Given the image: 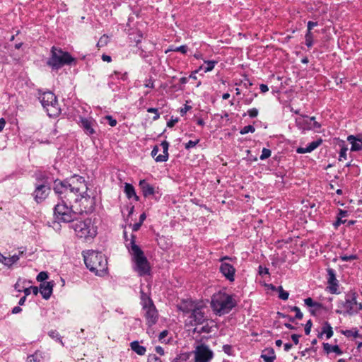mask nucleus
Here are the masks:
<instances>
[{
  "instance_id": "nucleus-1",
  "label": "nucleus",
  "mask_w": 362,
  "mask_h": 362,
  "mask_svg": "<svg viewBox=\"0 0 362 362\" xmlns=\"http://www.w3.org/2000/svg\"><path fill=\"white\" fill-rule=\"evenodd\" d=\"M33 177L35 182L32 196L37 204H41L48 197L51 192L53 177L49 172L37 170L34 173Z\"/></svg>"
},
{
  "instance_id": "nucleus-2",
  "label": "nucleus",
  "mask_w": 362,
  "mask_h": 362,
  "mask_svg": "<svg viewBox=\"0 0 362 362\" xmlns=\"http://www.w3.org/2000/svg\"><path fill=\"white\" fill-rule=\"evenodd\" d=\"M86 268L96 276H104L108 272L107 258L102 252L93 250L83 251Z\"/></svg>"
},
{
  "instance_id": "nucleus-3",
  "label": "nucleus",
  "mask_w": 362,
  "mask_h": 362,
  "mask_svg": "<svg viewBox=\"0 0 362 362\" xmlns=\"http://www.w3.org/2000/svg\"><path fill=\"white\" fill-rule=\"evenodd\" d=\"M237 305L233 296L225 292L218 291L211 296V308L218 316L229 313Z\"/></svg>"
},
{
  "instance_id": "nucleus-4",
  "label": "nucleus",
  "mask_w": 362,
  "mask_h": 362,
  "mask_svg": "<svg viewBox=\"0 0 362 362\" xmlns=\"http://www.w3.org/2000/svg\"><path fill=\"white\" fill-rule=\"evenodd\" d=\"M76 62L77 59L73 57L69 52L53 46L51 48L50 56L47 61V65L52 70H59L65 65L76 64Z\"/></svg>"
},
{
  "instance_id": "nucleus-5",
  "label": "nucleus",
  "mask_w": 362,
  "mask_h": 362,
  "mask_svg": "<svg viewBox=\"0 0 362 362\" xmlns=\"http://www.w3.org/2000/svg\"><path fill=\"white\" fill-rule=\"evenodd\" d=\"M69 227L75 231L76 236L86 240L94 238L98 234L97 227L94 226L91 218L83 221H76L71 223Z\"/></svg>"
},
{
  "instance_id": "nucleus-6",
  "label": "nucleus",
  "mask_w": 362,
  "mask_h": 362,
  "mask_svg": "<svg viewBox=\"0 0 362 362\" xmlns=\"http://www.w3.org/2000/svg\"><path fill=\"white\" fill-rule=\"evenodd\" d=\"M37 98L49 117H57L61 114L57 98L52 92L40 91Z\"/></svg>"
},
{
  "instance_id": "nucleus-7",
  "label": "nucleus",
  "mask_w": 362,
  "mask_h": 362,
  "mask_svg": "<svg viewBox=\"0 0 362 362\" xmlns=\"http://www.w3.org/2000/svg\"><path fill=\"white\" fill-rule=\"evenodd\" d=\"M74 206L59 201L54 206V217L57 222L69 223L76 220L78 213L73 209Z\"/></svg>"
},
{
  "instance_id": "nucleus-8",
  "label": "nucleus",
  "mask_w": 362,
  "mask_h": 362,
  "mask_svg": "<svg viewBox=\"0 0 362 362\" xmlns=\"http://www.w3.org/2000/svg\"><path fill=\"white\" fill-rule=\"evenodd\" d=\"M131 255H132V259L135 264L134 269L138 273L139 276H144L150 275L151 267L141 248L134 245V252H132Z\"/></svg>"
},
{
  "instance_id": "nucleus-9",
  "label": "nucleus",
  "mask_w": 362,
  "mask_h": 362,
  "mask_svg": "<svg viewBox=\"0 0 362 362\" xmlns=\"http://www.w3.org/2000/svg\"><path fill=\"white\" fill-rule=\"evenodd\" d=\"M358 294L356 291H350L345 294V300H339L337 303L339 308H344L345 310L343 312L344 314L349 315H355L356 310L354 308V303H356V299H357ZM336 313L341 314L342 311L337 310Z\"/></svg>"
},
{
  "instance_id": "nucleus-10",
  "label": "nucleus",
  "mask_w": 362,
  "mask_h": 362,
  "mask_svg": "<svg viewBox=\"0 0 362 362\" xmlns=\"http://www.w3.org/2000/svg\"><path fill=\"white\" fill-rule=\"evenodd\" d=\"M83 193V198L81 200H78L80 202V214L85 213L86 214H92L96 206V197L95 195H90L87 193V191H84Z\"/></svg>"
},
{
  "instance_id": "nucleus-11",
  "label": "nucleus",
  "mask_w": 362,
  "mask_h": 362,
  "mask_svg": "<svg viewBox=\"0 0 362 362\" xmlns=\"http://www.w3.org/2000/svg\"><path fill=\"white\" fill-rule=\"evenodd\" d=\"M139 186L145 198L151 196L158 200L161 197L162 194L160 193L159 187L151 185L146 180H141L139 182Z\"/></svg>"
},
{
  "instance_id": "nucleus-12",
  "label": "nucleus",
  "mask_w": 362,
  "mask_h": 362,
  "mask_svg": "<svg viewBox=\"0 0 362 362\" xmlns=\"http://www.w3.org/2000/svg\"><path fill=\"white\" fill-rule=\"evenodd\" d=\"M194 353V362H210L214 357V352L204 344L197 346Z\"/></svg>"
},
{
  "instance_id": "nucleus-13",
  "label": "nucleus",
  "mask_w": 362,
  "mask_h": 362,
  "mask_svg": "<svg viewBox=\"0 0 362 362\" xmlns=\"http://www.w3.org/2000/svg\"><path fill=\"white\" fill-rule=\"evenodd\" d=\"M308 119L307 115H300V116L295 119L296 126L302 132H305L309 130H318L321 128L322 125L317 122L310 123Z\"/></svg>"
},
{
  "instance_id": "nucleus-14",
  "label": "nucleus",
  "mask_w": 362,
  "mask_h": 362,
  "mask_svg": "<svg viewBox=\"0 0 362 362\" xmlns=\"http://www.w3.org/2000/svg\"><path fill=\"white\" fill-rule=\"evenodd\" d=\"M267 162L268 170L273 172L277 177L283 178L286 174L284 162L286 160H264Z\"/></svg>"
},
{
  "instance_id": "nucleus-15",
  "label": "nucleus",
  "mask_w": 362,
  "mask_h": 362,
  "mask_svg": "<svg viewBox=\"0 0 362 362\" xmlns=\"http://www.w3.org/2000/svg\"><path fill=\"white\" fill-rule=\"evenodd\" d=\"M70 186L74 189L76 192H84L88 190L87 182L84 177L74 174L70 177H67Z\"/></svg>"
},
{
  "instance_id": "nucleus-16",
  "label": "nucleus",
  "mask_w": 362,
  "mask_h": 362,
  "mask_svg": "<svg viewBox=\"0 0 362 362\" xmlns=\"http://www.w3.org/2000/svg\"><path fill=\"white\" fill-rule=\"evenodd\" d=\"M326 271H327V284L329 285L327 287V289L332 294H339V292L338 291L339 281L337 279L335 270L332 268L328 267L326 269Z\"/></svg>"
},
{
  "instance_id": "nucleus-17",
  "label": "nucleus",
  "mask_w": 362,
  "mask_h": 362,
  "mask_svg": "<svg viewBox=\"0 0 362 362\" xmlns=\"http://www.w3.org/2000/svg\"><path fill=\"white\" fill-rule=\"evenodd\" d=\"M53 186L52 189L54 193L58 196L59 200L62 198L69 189L71 188L70 184L67 178L64 180L54 179L52 180Z\"/></svg>"
},
{
  "instance_id": "nucleus-18",
  "label": "nucleus",
  "mask_w": 362,
  "mask_h": 362,
  "mask_svg": "<svg viewBox=\"0 0 362 362\" xmlns=\"http://www.w3.org/2000/svg\"><path fill=\"white\" fill-rule=\"evenodd\" d=\"M79 126L82 128L84 133L88 136L96 134L95 127L98 126L97 122L92 117H80Z\"/></svg>"
},
{
  "instance_id": "nucleus-19",
  "label": "nucleus",
  "mask_w": 362,
  "mask_h": 362,
  "mask_svg": "<svg viewBox=\"0 0 362 362\" xmlns=\"http://www.w3.org/2000/svg\"><path fill=\"white\" fill-rule=\"evenodd\" d=\"M143 310L145 311L144 317L146 320V325L150 327L156 325L159 317L156 305H153Z\"/></svg>"
},
{
  "instance_id": "nucleus-20",
  "label": "nucleus",
  "mask_w": 362,
  "mask_h": 362,
  "mask_svg": "<svg viewBox=\"0 0 362 362\" xmlns=\"http://www.w3.org/2000/svg\"><path fill=\"white\" fill-rule=\"evenodd\" d=\"M82 192H76L74 189L71 187L64 195H62L59 200L62 202L66 203L67 204L73 205V202L77 203L78 202V200H81L83 198Z\"/></svg>"
},
{
  "instance_id": "nucleus-21",
  "label": "nucleus",
  "mask_w": 362,
  "mask_h": 362,
  "mask_svg": "<svg viewBox=\"0 0 362 362\" xmlns=\"http://www.w3.org/2000/svg\"><path fill=\"white\" fill-rule=\"evenodd\" d=\"M220 273L230 282L235 281V274L236 269L235 267L227 262H222L219 267Z\"/></svg>"
},
{
  "instance_id": "nucleus-22",
  "label": "nucleus",
  "mask_w": 362,
  "mask_h": 362,
  "mask_svg": "<svg viewBox=\"0 0 362 362\" xmlns=\"http://www.w3.org/2000/svg\"><path fill=\"white\" fill-rule=\"evenodd\" d=\"M189 318L193 320L194 325H202L206 320L202 307L199 305L194 308Z\"/></svg>"
},
{
  "instance_id": "nucleus-23",
  "label": "nucleus",
  "mask_w": 362,
  "mask_h": 362,
  "mask_svg": "<svg viewBox=\"0 0 362 362\" xmlns=\"http://www.w3.org/2000/svg\"><path fill=\"white\" fill-rule=\"evenodd\" d=\"M54 286V281H47L40 284L38 288L42 298L45 300H48L52 294L53 287Z\"/></svg>"
},
{
  "instance_id": "nucleus-24",
  "label": "nucleus",
  "mask_w": 362,
  "mask_h": 362,
  "mask_svg": "<svg viewBox=\"0 0 362 362\" xmlns=\"http://www.w3.org/2000/svg\"><path fill=\"white\" fill-rule=\"evenodd\" d=\"M196 306L192 299H182L180 303L177 305V309L184 314H191Z\"/></svg>"
},
{
  "instance_id": "nucleus-25",
  "label": "nucleus",
  "mask_w": 362,
  "mask_h": 362,
  "mask_svg": "<svg viewBox=\"0 0 362 362\" xmlns=\"http://www.w3.org/2000/svg\"><path fill=\"white\" fill-rule=\"evenodd\" d=\"M140 304L142 309H146L148 307L155 305L151 297V292L146 293L143 289L140 290Z\"/></svg>"
},
{
  "instance_id": "nucleus-26",
  "label": "nucleus",
  "mask_w": 362,
  "mask_h": 362,
  "mask_svg": "<svg viewBox=\"0 0 362 362\" xmlns=\"http://www.w3.org/2000/svg\"><path fill=\"white\" fill-rule=\"evenodd\" d=\"M322 143V139H318L316 141H312L306 147H298L296 152L298 153H309L317 148Z\"/></svg>"
},
{
  "instance_id": "nucleus-27",
  "label": "nucleus",
  "mask_w": 362,
  "mask_h": 362,
  "mask_svg": "<svg viewBox=\"0 0 362 362\" xmlns=\"http://www.w3.org/2000/svg\"><path fill=\"white\" fill-rule=\"evenodd\" d=\"M264 362H274L276 359L274 349L272 347H268L262 351L260 356Z\"/></svg>"
},
{
  "instance_id": "nucleus-28",
  "label": "nucleus",
  "mask_w": 362,
  "mask_h": 362,
  "mask_svg": "<svg viewBox=\"0 0 362 362\" xmlns=\"http://www.w3.org/2000/svg\"><path fill=\"white\" fill-rule=\"evenodd\" d=\"M130 42H134L136 47H139L143 39V33L139 30H133L129 34Z\"/></svg>"
},
{
  "instance_id": "nucleus-29",
  "label": "nucleus",
  "mask_w": 362,
  "mask_h": 362,
  "mask_svg": "<svg viewBox=\"0 0 362 362\" xmlns=\"http://www.w3.org/2000/svg\"><path fill=\"white\" fill-rule=\"evenodd\" d=\"M131 349L136 353L139 356H144L146 354V346L139 344V341L137 340L133 341L130 343Z\"/></svg>"
},
{
  "instance_id": "nucleus-30",
  "label": "nucleus",
  "mask_w": 362,
  "mask_h": 362,
  "mask_svg": "<svg viewBox=\"0 0 362 362\" xmlns=\"http://www.w3.org/2000/svg\"><path fill=\"white\" fill-rule=\"evenodd\" d=\"M304 303L305 305H307L308 307H310V308L315 307L318 310L322 309V310H324L325 311L329 310V308L325 307L322 303L314 301L313 299L310 297L305 298Z\"/></svg>"
},
{
  "instance_id": "nucleus-31",
  "label": "nucleus",
  "mask_w": 362,
  "mask_h": 362,
  "mask_svg": "<svg viewBox=\"0 0 362 362\" xmlns=\"http://www.w3.org/2000/svg\"><path fill=\"white\" fill-rule=\"evenodd\" d=\"M347 141L351 144V151H358L362 150V145L356 141V137L354 135H349L347 137Z\"/></svg>"
},
{
  "instance_id": "nucleus-32",
  "label": "nucleus",
  "mask_w": 362,
  "mask_h": 362,
  "mask_svg": "<svg viewBox=\"0 0 362 362\" xmlns=\"http://www.w3.org/2000/svg\"><path fill=\"white\" fill-rule=\"evenodd\" d=\"M341 333L346 337H354V338L362 339V334L358 333V330L356 327L351 329L341 330Z\"/></svg>"
},
{
  "instance_id": "nucleus-33",
  "label": "nucleus",
  "mask_w": 362,
  "mask_h": 362,
  "mask_svg": "<svg viewBox=\"0 0 362 362\" xmlns=\"http://www.w3.org/2000/svg\"><path fill=\"white\" fill-rule=\"evenodd\" d=\"M323 333H325L326 339H330L334 334L333 329L328 321H325L322 323Z\"/></svg>"
},
{
  "instance_id": "nucleus-34",
  "label": "nucleus",
  "mask_w": 362,
  "mask_h": 362,
  "mask_svg": "<svg viewBox=\"0 0 362 362\" xmlns=\"http://www.w3.org/2000/svg\"><path fill=\"white\" fill-rule=\"evenodd\" d=\"M124 192L128 199H132V196L135 195V188L132 184L126 182L124 187Z\"/></svg>"
},
{
  "instance_id": "nucleus-35",
  "label": "nucleus",
  "mask_w": 362,
  "mask_h": 362,
  "mask_svg": "<svg viewBox=\"0 0 362 362\" xmlns=\"http://www.w3.org/2000/svg\"><path fill=\"white\" fill-rule=\"evenodd\" d=\"M216 64H217L216 61L214 60H206L204 61V64L202 65L199 67V70H204L205 73L211 71L214 69Z\"/></svg>"
},
{
  "instance_id": "nucleus-36",
  "label": "nucleus",
  "mask_w": 362,
  "mask_h": 362,
  "mask_svg": "<svg viewBox=\"0 0 362 362\" xmlns=\"http://www.w3.org/2000/svg\"><path fill=\"white\" fill-rule=\"evenodd\" d=\"M160 146L162 148L163 154H159L156 158H168V142L163 141L160 144Z\"/></svg>"
},
{
  "instance_id": "nucleus-37",
  "label": "nucleus",
  "mask_w": 362,
  "mask_h": 362,
  "mask_svg": "<svg viewBox=\"0 0 362 362\" xmlns=\"http://www.w3.org/2000/svg\"><path fill=\"white\" fill-rule=\"evenodd\" d=\"M110 78L111 80L120 79L123 81H127V72H121L115 71L112 74L110 75Z\"/></svg>"
},
{
  "instance_id": "nucleus-38",
  "label": "nucleus",
  "mask_w": 362,
  "mask_h": 362,
  "mask_svg": "<svg viewBox=\"0 0 362 362\" xmlns=\"http://www.w3.org/2000/svg\"><path fill=\"white\" fill-rule=\"evenodd\" d=\"M42 356L40 351H36L33 354L28 356V362H42Z\"/></svg>"
},
{
  "instance_id": "nucleus-39",
  "label": "nucleus",
  "mask_w": 362,
  "mask_h": 362,
  "mask_svg": "<svg viewBox=\"0 0 362 362\" xmlns=\"http://www.w3.org/2000/svg\"><path fill=\"white\" fill-rule=\"evenodd\" d=\"M137 50L135 52L136 54H138L142 59L146 60V59L152 56V54L151 52H148L145 50L144 48H142L141 46L139 45V47H136Z\"/></svg>"
},
{
  "instance_id": "nucleus-40",
  "label": "nucleus",
  "mask_w": 362,
  "mask_h": 362,
  "mask_svg": "<svg viewBox=\"0 0 362 362\" xmlns=\"http://www.w3.org/2000/svg\"><path fill=\"white\" fill-rule=\"evenodd\" d=\"M136 236L134 234H132L130 242L129 243H126V247L130 253L134 252V245L136 247H139L137 244H136Z\"/></svg>"
},
{
  "instance_id": "nucleus-41",
  "label": "nucleus",
  "mask_w": 362,
  "mask_h": 362,
  "mask_svg": "<svg viewBox=\"0 0 362 362\" xmlns=\"http://www.w3.org/2000/svg\"><path fill=\"white\" fill-rule=\"evenodd\" d=\"M313 34L311 31H307L305 38V45L308 48H310L313 45Z\"/></svg>"
},
{
  "instance_id": "nucleus-42",
  "label": "nucleus",
  "mask_w": 362,
  "mask_h": 362,
  "mask_svg": "<svg viewBox=\"0 0 362 362\" xmlns=\"http://www.w3.org/2000/svg\"><path fill=\"white\" fill-rule=\"evenodd\" d=\"M277 291L279 292V298L281 300H288V296H289V293L288 291L284 290V288L281 286H278Z\"/></svg>"
},
{
  "instance_id": "nucleus-43",
  "label": "nucleus",
  "mask_w": 362,
  "mask_h": 362,
  "mask_svg": "<svg viewBox=\"0 0 362 362\" xmlns=\"http://www.w3.org/2000/svg\"><path fill=\"white\" fill-rule=\"evenodd\" d=\"M288 309L291 311H293V312L296 313L295 318H296L297 320H302L303 319V314L300 311V309L298 307H297V306H288Z\"/></svg>"
},
{
  "instance_id": "nucleus-44",
  "label": "nucleus",
  "mask_w": 362,
  "mask_h": 362,
  "mask_svg": "<svg viewBox=\"0 0 362 362\" xmlns=\"http://www.w3.org/2000/svg\"><path fill=\"white\" fill-rule=\"evenodd\" d=\"M32 291H33V293L35 296H37L38 294V293H39L38 287L35 286H30L28 288H25L23 290V292H24L25 296H29Z\"/></svg>"
},
{
  "instance_id": "nucleus-45",
  "label": "nucleus",
  "mask_w": 362,
  "mask_h": 362,
  "mask_svg": "<svg viewBox=\"0 0 362 362\" xmlns=\"http://www.w3.org/2000/svg\"><path fill=\"white\" fill-rule=\"evenodd\" d=\"M258 114H259L258 109L253 107V108L249 109L247 111V112L243 113V117H245L247 115L250 118H255L257 117Z\"/></svg>"
},
{
  "instance_id": "nucleus-46",
  "label": "nucleus",
  "mask_w": 362,
  "mask_h": 362,
  "mask_svg": "<svg viewBox=\"0 0 362 362\" xmlns=\"http://www.w3.org/2000/svg\"><path fill=\"white\" fill-rule=\"evenodd\" d=\"M48 335L52 338L56 339V341H59L61 344H63L62 337L59 335V332L57 330H51L48 332Z\"/></svg>"
},
{
  "instance_id": "nucleus-47",
  "label": "nucleus",
  "mask_w": 362,
  "mask_h": 362,
  "mask_svg": "<svg viewBox=\"0 0 362 362\" xmlns=\"http://www.w3.org/2000/svg\"><path fill=\"white\" fill-rule=\"evenodd\" d=\"M0 263L4 264L5 266H6L8 268L11 267L13 265L11 257H6L4 256L3 255H1V256Z\"/></svg>"
},
{
  "instance_id": "nucleus-48",
  "label": "nucleus",
  "mask_w": 362,
  "mask_h": 362,
  "mask_svg": "<svg viewBox=\"0 0 362 362\" xmlns=\"http://www.w3.org/2000/svg\"><path fill=\"white\" fill-rule=\"evenodd\" d=\"M108 36L106 35H103L98 41L97 47H102L107 45L108 43Z\"/></svg>"
},
{
  "instance_id": "nucleus-49",
  "label": "nucleus",
  "mask_w": 362,
  "mask_h": 362,
  "mask_svg": "<svg viewBox=\"0 0 362 362\" xmlns=\"http://www.w3.org/2000/svg\"><path fill=\"white\" fill-rule=\"evenodd\" d=\"M255 131V128L252 125H247L242 128L240 131V134L243 135L249 132L253 133Z\"/></svg>"
},
{
  "instance_id": "nucleus-50",
  "label": "nucleus",
  "mask_w": 362,
  "mask_h": 362,
  "mask_svg": "<svg viewBox=\"0 0 362 362\" xmlns=\"http://www.w3.org/2000/svg\"><path fill=\"white\" fill-rule=\"evenodd\" d=\"M257 96V93H252L250 95H247V96L245 97L243 99V104H245L246 105H250L252 103L254 98H256Z\"/></svg>"
},
{
  "instance_id": "nucleus-51",
  "label": "nucleus",
  "mask_w": 362,
  "mask_h": 362,
  "mask_svg": "<svg viewBox=\"0 0 362 362\" xmlns=\"http://www.w3.org/2000/svg\"><path fill=\"white\" fill-rule=\"evenodd\" d=\"M348 150H349V148H348L347 145H346L344 141H343L342 144L341 145V149L339 151V158H346V152Z\"/></svg>"
},
{
  "instance_id": "nucleus-52",
  "label": "nucleus",
  "mask_w": 362,
  "mask_h": 362,
  "mask_svg": "<svg viewBox=\"0 0 362 362\" xmlns=\"http://www.w3.org/2000/svg\"><path fill=\"white\" fill-rule=\"evenodd\" d=\"M103 119L107 121L110 127H115L117 124V120L111 115H106L103 117Z\"/></svg>"
},
{
  "instance_id": "nucleus-53",
  "label": "nucleus",
  "mask_w": 362,
  "mask_h": 362,
  "mask_svg": "<svg viewBox=\"0 0 362 362\" xmlns=\"http://www.w3.org/2000/svg\"><path fill=\"white\" fill-rule=\"evenodd\" d=\"M48 278L49 274L47 272H41L37 274L36 279L39 282H43L46 281Z\"/></svg>"
},
{
  "instance_id": "nucleus-54",
  "label": "nucleus",
  "mask_w": 362,
  "mask_h": 362,
  "mask_svg": "<svg viewBox=\"0 0 362 362\" xmlns=\"http://www.w3.org/2000/svg\"><path fill=\"white\" fill-rule=\"evenodd\" d=\"M341 259L344 262H348L351 260L358 259V257L357 255H344L340 257Z\"/></svg>"
},
{
  "instance_id": "nucleus-55",
  "label": "nucleus",
  "mask_w": 362,
  "mask_h": 362,
  "mask_svg": "<svg viewBox=\"0 0 362 362\" xmlns=\"http://www.w3.org/2000/svg\"><path fill=\"white\" fill-rule=\"evenodd\" d=\"M147 112H151L152 114H155V115L153 116V120H157L159 119L160 117V114L158 112V110L157 108H155V107H148L147 109Z\"/></svg>"
},
{
  "instance_id": "nucleus-56",
  "label": "nucleus",
  "mask_w": 362,
  "mask_h": 362,
  "mask_svg": "<svg viewBox=\"0 0 362 362\" xmlns=\"http://www.w3.org/2000/svg\"><path fill=\"white\" fill-rule=\"evenodd\" d=\"M191 354H192L191 352H185V353H182L180 354L177 355V356L181 361H187L189 358Z\"/></svg>"
},
{
  "instance_id": "nucleus-57",
  "label": "nucleus",
  "mask_w": 362,
  "mask_h": 362,
  "mask_svg": "<svg viewBox=\"0 0 362 362\" xmlns=\"http://www.w3.org/2000/svg\"><path fill=\"white\" fill-rule=\"evenodd\" d=\"M147 362H162L161 359L156 354H150L148 356Z\"/></svg>"
},
{
  "instance_id": "nucleus-58",
  "label": "nucleus",
  "mask_w": 362,
  "mask_h": 362,
  "mask_svg": "<svg viewBox=\"0 0 362 362\" xmlns=\"http://www.w3.org/2000/svg\"><path fill=\"white\" fill-rule=\"evenodd\" d=\"M223 351L225 354H226L228 356L233 355V347L230 344H225L223 346Z\"/></svg>"
},
{
  "instance_id": "nucleus-59",
  "label": "nucleus",
  "mask_w": 362,
  "mask_h": 362,
  "mask_svg": "<svg viewBox=\"0 0 362 362\" xmlns=\"http://www.w3.org/2000/svg\"><path fill=\"white\" fill-rule=\"evenodd\" d=\"M174 50L175 52H179L185 54L187 52L188 47L186 45H183L179 47H175Z\"/></svg>"
},
{
  "instance_id": "nucleus-60",
  "label": "nucleus",
  "mask_w": 362,
  "mask_h": 362,
  "mask_svg": "<svg viewBox=\"0 0 362 362\" xmlns=\"http://www.w3.org/2000/svg\"><path fill=\"white\" fill-rule=\"evenodd\" d=\"M312 326H313V322L312 320L310 319L307 321V322L305 323V334L306 335H309L310 333V331H311V328H312Z\"/></svg>"
},
{
  "instance_id": "nucleus-61",
  "label": "nucleus",
  "mask_w": 362,
  "mask_h": 362,
  "mask_svg": "<svg viewBox=\"0 0 362 362\" xmlns=\"http://www.w3.org/2000/svg\"><path fill=\"white\" fill-rule=\"evenodd\" d=\"M271 150L269 148H263L262 151V154L259 158H268L271 156Z\"/></svg>"
},
{
  "instance_id": "nucleus-62",
  "label": "nucleus",
  "mask_w": 362,
  "mask_h": 362,
  "mask_svg": "<svg viewBox=\"0 0 362 362\" xmlns=\"http://www.w3.org/2000/svg\"><path fill=\"white\" fill-rule=\"evenodd\" d=\"M346 222V220H343L340 217L336 216V221L333 223V226L335 229H337L341 224H344Z\"/></svg>"
},
{
  "instance_id": "nucleus-63",
  "label": "nucleus",
  "mask_w": 362,
  "mask_h": 362,
  "mask_svg": "<svg viewBox=\"0 0 362 362\" xmlns=\"http://www.w3.org/2000/svg\"><path fill=\"white\" fill-rule=\"evenodd\" d=\"M258 273L260 276L269 274V269L265 267H263L262 265H259L258 267Z\"/></svg>"
},
{
  "instance_id": "nucleus-64",
  "label": "nucleus",
  "mask_w": 362,
  "mask_h": 362,
  "mask_svg": "<svg viewBox=\"0 0 362 362\" xmlns=\"http://www.w3.org/2000/svg\"><path fill=\"white\" fill-rule=\"evenodd\" d=\"M332 345H330L327 342L322 343L323 351L327 354H329L332 353Z\"/></svg>"
}]
</instances>
